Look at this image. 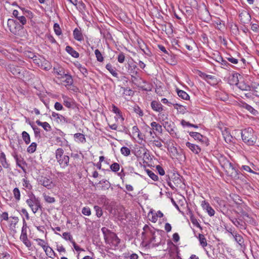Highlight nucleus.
Listing matches in <instances>:
<instances>
[{"label":"nucleus","instance_id":"f257e3e1","mask_svg":"<svg viewBox=\"0 0 259 259\" xmlns=\"http://www.w3.org/2000/svg\"><path fill=\"white\" fill-rule=\"evenodd\" d=\"M101 231L103 234L106 243L116 248L120 242V239L116 234L106 227H103Z\"/></svg>","mask_w":259,"mask_h":259},{"label":"nucleus","instance_id":"f03ea898","mask_svg":"<svg viewBox=\"0 0 259 259\" xmlns=\"http://www.w3.org/2000/svg\"><path fill=\"white\" fill-rule=\"evenodd\" d=\"M243 141L248 145H253L256 142V138L253 135V130L251 127L244 129L241 132Z\"/></svg>","mask_w":259,"mask_h":259},{"label":"nucleus","instance_id":"7ed1b4c3","mask_svg":"<svg viewBox=\"0 0 259 259\" xmlns=\"http://www.w3.org/2000/svg\"><path fill=\"white\" fill-rule=\"evenodd\" d=\"M28 196L29 198L26 200V203L35 214L39 208H41L40 200L32 192L29 193Z\"/></svg>","mask_w":259,"mask_h":259},{"label":"nucleus","instance_id":"20e7f679","mask_svg":"<svg viewBox=\"0 0 259 259\" xmlns=\"http://www.w3.org/2000/svg\"><path fill=\"white\" fill-rule=\"evenodd\" d=\"M64 150L62 148H58L55 152V157L60 166L65 168L69 165V157L63 155Z\"/></svg>","mask_w":259,"mask_h":259},{"label":"nucleus","instance_id":"39448f33","mask_svg":"<svg viewBox=\"0 0 259 259\" xmlns=\"http://www.w3.org/2000/svg\"><path fill=\"white\" fill-rule=\"evenodd\" d=\"M7 69L13 75L19 78H23L24 77V72H26L23 69L14 64L9 65Z\"/></svg>","mask_w":259,"mask_h":259},{"label":"nucleus","instance_id":"423d86ee","mask_svg":"<svg viewBox=\"0 0 259 259\" xmlns=\"http://www.w3.org/2000/svg\"><path fill=\"white\" fill-rule=\"evenodd\" d=\"M229 220L238 229L241 230H245L246 229V224L240 217H229Z\"/></svg>","mask_w":259,"mask_h":259},{"label":"nucleus","instance_id":"0eeeda50","mask_svg":"<svg viewBox=\"0 0 259 259\" xmlns=\"http://www.w3.org/2000/svg\"><path fill=\"white\" fill-rule=\"evenodd\" d=\"M22 11L20 10V11L14 10L13 11V16L17 19V20L19 21L21 24V26L25 25L27 23V19L25 18V16H24V14H22Z\"/></svg>","mask_w":259,"mask_h":259},{"label":"nucleus","instance_id":"6e6552de","mask_svg":"<svg viewBox=\"0 0 259 259\" xmlns=\"http://www.w3.org/2000/svg\"><path fill=\"white\" fill-rule=\"evenodd\" d=\"M138 68L137 66L133 63H128V72L131 75L132 79H136L137 77L139 76Z\"/></svg>","mask_w":259,"mask_h":259},{"label":"nucleus","instance_id":"1a4fd4ad","mask_svg":"<svg viewBox=\"0 0 259 259\" xmlns=\"http://www.w3.org/2000/svg\"><path fill=\"white\" fill-rule=\"evenodd\" d=\"M240 20L241 23L245 24H248L251 21V18L249 13L245 10L242 11L239 14Z\"/></svg>","mask_w":259,"mask_h":259},{"label":"nucleus","instance_id":"9d476101","mask_svg":"<svg viewBox=\"0 0 259 259\" xmlns=\"http://www.w3.org/2000/svg\"><path fill=\"white\" fill-rule=\"evenodd\" d=\"M38 181L39 184L49 189L52 188L53 187L52 180L47 177L41 176L38 179Z\"/></svg>","mask_w":259,"mask_h":259},{"label":"nucleus","instance_id":"9b49d317","mask_svg":"<svg viewBox=\"0 0 259 259\" xmlns=\"http://www.w3.org/2000/svg\"><path fill=\"white\" fill-rule=\"evenodd\" d=\"M241 248H244L245 244L243 237L237 232L229 231Z\"/></svg>","mask_w":259,"mask_h":259},{"label":"nucleus","instance_id":"f8f14e48","mask_svg":"<svg viewBox=\"0 0 259 259\" xmlns=\"http://www.w3.org/2000/svg\"><path fill=\"white\" fill-rule=\"evenodd\" d=\"M189 135L195 140H197L202 143H206L207 138L199 133L191 132L189 133Z\"/></svg>","mask_w":259,"mask_h":259},{"label":"nucleus","instance_id":"ddd939ff","mask_svg":"<svg viewBox=\"0 0 259 259\" xmlns=\"http://www.w3.org/2000/svg\"><path fill=\"white\" fill-rule=\"evenodd\" d=\"M150 233L152 235L151 238L150 239L149 243L152 244L153 246H158L160 244L161 238H157V236L155 233L152 230H150Z\"/></svg>","mask_w":259,"mask_h":259},{"label":"nucleus","instance_id":"4468645a","mask_svg":"<svg viewBox=\"0 0 259 259\" xmlns=\"http://www.w3.org/2000/svg\"><path fill=\"white\" fill-rule=\"evenodd\" d=\"M151 106L154 111L158 112H161L163 110L162 105L156 101H152Z\"/></svg>","mask_w":259,"mask_h":259},{"label":"nucleus","instance_id":"2eb2a0df","mask_svg":"<svg viewBox=\"0 0 259 259\" xmlns=\"http://www.w3.org/2000/svg\"><path fill=\"white\" fill-rule=\"evenodd\" d=\"M186 145L192 152L195 154H198L201 151V148L195 144H192L188 142L186 143Z\"/></svg>","mask_w":259,"mask_h":259},{"label":"nucleus","instance_id":"dca6fc26","mask_svg":"<svg viewBox=\"0 0 259 259\" xmlns=\"http://www.w3.org/2000/svg\"><path fill=\"white\" fill-rule=\"evenodd\" d=\"M16 21L12 19H9L8 20V26L10 31L13 33H16Z\"/></svg>","mask_w":259,"mask_h":259},{"label":"nucleus","instance_id":"f3484780","mask_svg":"<svg viewBox=\"0 0 259 259\" xmlns=\"http://www.w3.org/2000/svg\"><path fill=\"white\" fill-rule=\"evenodd\" d=\"M150 125L152 127V130L153 132L155 131L156 133H158L159 134H161L162 133V126L158 123L155 121H153L151 123Z\"/></svg>","mask_w":259,"mask_h":259},{"label":"nucleus","instance_id":"a211bd4d","mask_svg":"<svg viewBox=\"0 0 259 259\" xmlns=\"http://www.w3.org/2000/svg\"><path fill=\"white\" fill-rule=\"evenodd\" d=\"M36 123L42 127L45 131L46 132H50L52 130V127L50 124L47 122H41L39 120L36 121Z\"/></svg>","mask_w":259,"mask_h":259},{"label":"nucleus","instance_id":"6ab92c4d","mask_svg":"<svg viewBox=\"0 0 259 259\" xmlns=\"http://www.w3.org/2000/svg\"><path fill=\"white\" fill-rule=\"evenodd\" d=\"M242 107L244 109H246L248 111H249L253 115L256 116L258 113L256 110L246 103H243Z\"/></svg>","mask_w":259,"mask_h":259},{"label":"nucleus","instance_id":"aec40b11","mask_svg":"<svg viewBox=\"0 0 259 259\" xmlns=\"http://www.w3.org/2000/svg\"><path fill=\"white\" fill-rule=\"evenodd\" d=\"M74 38L78 41H81L83 40V36L80 30L75 28L73 31Z\"/></svg>","mask_w":259,"mask_h":259},{"label":"nucleus","instance_id":"412c9836","mask_svg":"<svg viewBox=\"0 0 259 259\" xmlns=\"http://www.w3.org/2000/svg\"><path fill=\"white\" fill-rule=\"evenodd\" d=\"M201 19L203 20L204 21L207 22L209 21L211 18V16L208 10L205 8L203 10L201 11Z\"/></svg>","mask_w":259,"mask_h":259},{"label":"nucleus","instance_id":"4be33fe9","mask_svg":"<svg viewBox=\"0 0 259 259\" xmlns=\"http://www.w3.org/2000/svg\"><path fill=\"white\" fill-rule=\"evenodd\" d=\"M27 223L24 218L23 219V226L21 229V233L20 236V239L27 237Z\"/></svg>","mask_w":259,"mask_h":259},{"label":"nucleus","instance_id":"5701e85b","mask_svg":"<svg viewBox=\"0 0 259 259\" xmlns=\"http://www.w3.org/2000/svg\"><path fill=\"white\" fill-rule=\"evenodd\" d=\"M65 50L73 57L75 58L79 57V53L74 50L71 47L69 46H66Z\"/></svg>","mask_w":259,"mask_h":259},{"label":"nucleus","instance_id":"b1692460","mask_svg":"<svg viewBox=\"0 0 259 259\" xmlns=\"http://www.w3.org/2000/svg\"><path fill=\"white\" fill-rule=\"evenodd\" d=\"M74 139L78 142L81 143H84L86 142V139L83 134L81 133H76L74 135Z\"/></svg>","mask_w":259,"mask_h":259},{"label":"nucleus","instance_id":"393cba45","mask_svg":"<svg viewBox=\"0 0 259 259\" xmlns=\"http://www.w3.org/2000/svg\"><path fill=\"white\" fill-rule=\"evenodd\" d=\"M18 8L20 10L22 11V14H24V16H25L26 18H27L28 19H31L33 18V14L31 11L24 8H21L20 7H18Z\"/></svg>","mask_w":259,"mask_h":259},{"label":"nucleus","instance_id":"a878e982","mask_svg":"<svg viewBox=\"0 0 259 259\" xmlns=\"http://www.w3.org/2000/svg\"><path fill=\"white\" fill-rule=\"evenodd\" d=\"M29 125L31 126V127L32 128L33 131L34 136L36 138H40L41 135L40 133V128H39L37 126L34 125L33 123H31L29 122Z\"/></svg>","mask_w":259,"mask_h":259},{"label":"nucleus","instance_id":"bb28decb","mask_svg":"<svg viewBox=\"0 0 259 259\" xmlns=\"http://www.w3.org/2000/svg\"><path fill=\"white\" fill-rule=\"evenodd\" d=\"M47 255L49 257L53 258L54 256H56V253L51 247L48 245L44 249Z\"/></svg>","mask_w":259,"mask_h":259},{"label":"nucleus","instance_id":"cd10ccee","mask_svg":"<svg viewBox=\"0 0 259 259\" xmlns=\"http://www.w3.org/2000/svg\"><path fill=\"white\" fill-rule=\"evenodd\" d=\"M52 116L53 117H55L57 119H59L61 122H64V123H67L68 122V119L65 118L64 116L59 114L58 113H57L55 112H53L52 113Z\"/></svg>","mask_w":259,"mask_h":259},{"label":"nucleus","instance_id":"c85d7f7f","mask_svg":"<svg viewBox=\"0 0 259 259\" xmlns=\"http://www.w3.org/2000/svg\"><path fill=\"white\" fill-rule=\"evenodd\" d=\"M0 162L5 168L9 167V164L7 162L6 155L4 152L0 153Z\"/></svg>","mask_w":259,"mask_h":259},{"label":"nucleus","instance_id":"c756f323","mask_svg":"<svg viewBox=\"0 0 259 259\" xmlns=\"http://www.w3.org/2000/svg\"><path fill=\"white\" fill-rule=\"evenodd\" d=\"M63 99H64V103H63V104L64 105V106H65L66 107L68 108H73L74 107V103L73 102V101H72L71 99H69V98H67V97H63Z\"/></svg>","mask_w":259,"mask_h":259},{"label":"nucleus","instance_id":"7c9ffc66","mask_svg":"<svg viewBox=\"0 0 259 259\" xmlns=\"http://www.w3.org/2000/svg\"><path fill=\"white\" fill-rule=\"evenodd\" d=\"M198 239L200 245L204 248L207 246V243L205 236L203 234H199L198 235Z\"/></svg>","mask_w":259,"mask_h":259},{"label":"nucleus","instance_id":"2f4dec72","mask_svg":"<svg viewBox=\"0 0 259 259\" xmlns=\"http://www.w3.org/2000/svg\"><path fill=\"white\" fill-rule=\"evenodd\" d=\"M106 68L110 72V73L114 77H118V73L113 68L112 65L110 63L106 65Z\"/></svg>","mask_w":259,"mask_h":259},{"label":"nucleus","instance_id":"473e14b6","mask_svg":"<svg viewBox=\"0 0 259 259\" xmlns=\"http://www.w3.org/2000/svg\"><path fill=\"white\" fill-rule=\"evenodd\" d=\"M251 90L253 94V97L254 96L259 97V84L252 85Z\"/></svg>","mask_w":259,"mask_h":259},{"label":"nucleus","instance_id":"72a5a7b5","mask_svg":"<svg viewBox=\"0 0 259 259\" xmlns=\"http://www.w3.org/2000/svg\"><path fill=\"white\" fill-rule=\"evenodd\" d=\"M251 87L244 82H240L238 84V88L242 91V92L248 91L251 89Z\"/></svg>","mask_w":259,"mask_h":259},{"label":"nucleus","instance_id":"f704fd0d","mask_svg":"<svg viewBox=\"0 0 259 259\" xmlns=\"http://www.w3.org/2000/svg\"><path fill=\"white\" fill-rule=\"evenodd\" d=\"M243 96H244L246 98L249 99H254L251 89H250V90H248V91L242 92L241 93L242 98H243Z\"/></svg>","mask_w":259,"mask_h":259},{"label":"nucleus","instance_id":"c9c22d12","mask_svg":"<svg viewBox=\"0 0 259 259\" xmlns=\"http://www.w3.org/2000/svg\"><path fill=\"white\" fill-rule=\"evenodd\" d=\"M14 197L16 201H19L20 200V191L18 188H15L13 190Z\"/></svg>","mask_w":259,"mask_h":259},{"label":"nucleus","instance_id":"e433bc0d","mask_svg":"<svg viewBox=\"0 0 259 259\" xmlns=\"http://www.w3.org/2000/svg\"><path fill=\"white\" fill-rule=\"evenodd\" d=\"M177 94L180 97L184 100H188L189 98L188 94L184 91L178 90Z\"/></svg>","mask_w":259,"mask_h":259},{"label":"nucleus","instance_id":"4c0bfd02","mask_svg":"<svg viewBox=\"0 0 259 259\" xmlns=\"http://www.w3.org/2000/svg\"><path fill=\"white\" fill-rule=\"evenodd\" d=\"M22 138L25 144L28 145L30 143V138L29 135L25 131L22 133Z\"/></svg>","mask_w":259,"mask_h":259},{"label":"nucleus","instance_id":"58836bf2","mask_svg":"<svg viewBox=\"0 0 259 259\" xmlns=\"http://www.w3.org/2000/svg\"><path fill=\"white\" fill-rule=\"evenodd\" d=\"M62 77L65 78L64 81L66 82L67 85H71L73 83V79L71 75L64 74Z\"/></svg>","mask_w":259,"mask_h":259},{"label":"nucleus","instance_id":"ea45409f","mask_svg":"<svg viewBox=\"0 0 259 259\" xmlns=\"http://www.w3.org/2000/svg\"><path fill=\"white\" fill-rule=\"evenodd\" d=\"M37 144L35 142L32 143L27 148V151L29 153H33L36 150Z\"/></svg>","mask_w":259,"mask_h":259},{"label":"nucleus","instance_id":"a19ab883","mask_svg":"<svg viewBox=\"0 0 259 259\" xmlns=\"http://www.w3.org/2000/svg\"><path fill=\"white\" fill-rule=\"evenodd\" d=\"M95 54L98 61L102 62L104 61V57L98 49L95 50Z\"/></svg>","mask_w":259,"mask_h":259},{"label":"nucleus","instance_id":"79ce46f5","mask_svg":"<svg viewBox=\"0 0 259 259\" xmlns=\"http://www.w3.org/2000/svg\"><path fill=\"white\" fill-rule=\"evenodd\" d=\"M121 153L125 156H128L131 154V150L127 147L123 146L120 149Z\"/></svg>","mask_w":259,"mask_h":259},{"label":"nucleus","instance_id":"37998d69","mask_svg":"<svg viewBox=\"0 0 259 259\" xmlns=\"http://www.w3.org/2000/svg\"><path fill=\"white\" fill-rule=\"evenodd\" d=\"M22 184L23 187L29 190H31L32 189V186L30 183V182L26 179L24 178L22 179Z\"/></svg>","mask_w":259,"mask_h":259},{"label":"nucleus","instance_id":"c03bdc74","mask_svg":"<svg viewBox=\"0 0 259 259\" xmlns=\"http://www.w3.org/2000/svg\"><path fill=\"white\" fill-rule=\"evenodd\" d=\"M147 174L149 176V177L153 181H158V177L157 175H156L152 171L147 169L146 170Z\"/></svg>","mask_w":259,"mask_h":259},{"label":"nucleus","instance_id":"a18cd8bd","mask_svg":"<svg viewBox=\"0 0 259 259\" xmlns=\"http://www.w3.org/2000/svg\"><path fill=\"white\" fill-rule=\"evenodd\" d=\"M161 101L163 103L167 104L168 106H170L171 105H173L175 109H178V108L177 107L178 106V103H175L174 102H169L168 100L166 98H163L161 99Z\"/></svg>","mask_w":259,"mask_h":259},{"label":"nucleus","instance_id":"49530a36","mask_svg":"<svg viewBox=\"0 0 259 259\" xmlns=\"http://www.w3.org/2000/svg\"><path fill=\"white\" fill-rule=\"evenodd\" d=\"M77 67L84 76H87L88 74V72L85 67L82 66L80 64H78L77 65Z\"/></svg>","mask_w":259,"mask_h":259},{"label":"nucleus","instance_id":"de8ad7c7","mask_svg":"<svg viewBox=\"0 0 259 259\" xmlns=\"http://www.w3.org/2000/svg\"><path fill=\"white\" fill-rule=\"evenodd\" d=\"M62 237L66 240H69L71 242H72L73 240V237L70 234V233L68 232H64L62 234Z\"/></svg>","mask_w":259,"mask_h":259},{"label":"nucleus","instance_id":"09e8293b","mask_svg":"<svg viewBox=\"0 0 259 259\" xmlns=\"http://www.w3.org/2000/svg\"><path fill=\"white\" fill-rule=\"evenodd\" d=\"M199 75L203 78V79L207 80V79H213L214 78V77L213 76L210 75H207L203 72H199Z\"/></svg>","mask_w":259,"mask_h":259},{"label":"nucleus","instance_id":"8fccbe9b","mask_svg":"<svg viewBox=\"0 0 259 259\" xmlns=\"http://www.w3.org/2000/svg\"><path fill=\"white\" fill-rule=\"evenodd\" d=\"M110 168L113 172H117L120 169V165L117 162H114L110 165Z\"/></svg>","mask_w":259,"mask_h":259},{"label":"nucleus","instance_id":"3c124183","mask_svg":"<svg viewBox=\"0 0 259 259\" xmlns=\"http://www.w3.org/2000/svg\"><path fill=\"white\" fill-rule=\"evenodd\" d=\"M44 197L45 200L48 203H52L55 202V199L54 197L50 196L46 194L44 195Z\"/></svg>","mask_w":259,"mask_h":259},{"label":"nucleus","instance_id":"603ef678","mask_svg":"<svg viewBox=\"0 0 259 259\" xmlns=\"http://www.w3.org/2000/svg\"><path fill=\"white\" fill-rule=\"evenodd\" d=\"M94 208L95 210L96 211V215L98 218L101 217L103 214V211L101 208L97 205H95Z\"/></svg>","mask_w":259,"mask_h":259},{"label":"nucleus","instance_id":"864d4df0","mask_svg":"<svg viewBox=\"0 0 259 259\" xmlns=\"http://www.w3.org/2000/svg\"><path fill=\"white\" fill-rule=\"evenodd\" d=\"M35 240L37 242L38 245L41 246L43 249H45V248L48 246L47 243L44 240L37 238L35 239Z\"/></svg>","mask_w":259,"mask_h":259},{"label":"nucleus","instance_id":"5fc2aeb1","mask_svg":"<svg viewBox=\"0 0 259 259\" xmlns=\"http://www.w3.org/2000/svg\"><path fill=\"white\" fill-rule=\"evenodd\" d=\"M21 241L23 242V243L26 245L28 248H30L32 244L31 242L28 240V237H25L20 239Z\"/></svg>","mask_w":259,"mask_h":259},{"label":"nucleus","instance_id":"6e6d98bb","mask_svg":"<svg viewBox=\"0 0 259 259\" xmlns=\"http://www.w3.org/2000/svg\"><path fill=\"white\" fill-rule=\"evenodd\" d=\"M99 184H104V185H103L102 186V187L104 189H108L109 188L110 186V184L109 182L107 181V180H101V181H100L99 182Z\"/></svg>","mask_w":259,"mask_h":259},{"label":"nucleus","instance_id":"4d7b16f0","mask_svg":"<svg viewBox=\"0 0 259 259\" xmlns=\"http://www.w3.org/2000/svg\"><path fill=\"white\" fill-rule=\"evenodd\" d=\"M54 29L55 33L57 35H60L62 32L59 25L57 23H55L54 25Z\"/></svg>","mask_w":259,"mask_h":259},{"label":"nucleus","instance_id":"13d9d810","mask_svg":"<svg viewBox=\"0 0 259 259\" xmlns=\"http://www.w3.org/2000/svg\"><path fill=\"white\" fill-rule=\"evenodd\" d=\"M163 125L167 131L171 127H173V126L175 125V124L172 122L164 121L163 123Z\"/></svg>","mask_w":259,"mask_h":259},{"label":"nucleus","instance_id":"bf43d9fd","mask_svg":"<svg viewBox=\"0 0 259 259\" xmlns=\"http://www.w3.org/2000/svg\"><path fill=\"white\" fill-rule=\"evenodd\" d=\"M174 176L175 177L174 179L175 180V181H174V182L175 184H177L176 186L178 187L179 185L181 184V183H182V180L180 178V175H174Z\"/></svg>","mask_w":259,"mask_h":259},{"label":"nucleus","instance_id":"052dcab7","mask_svg":"<svg viewBox=\"0 0 259 259\" xmlns=\"http://www.w3.org/2000/svg\"><path fill=\"white\" fill-rule=\"evenodd\" d=\"M123 91V94L126 96H132L133 94V91L128 88H122Z\"/></svg>","mask_w":259,"mask_h":259},{"label":"nucleus","instance_id":"680f3d73","mask_svg":"<svg viewBox=\"0 0 259 259\" xmlns=\"http://www.w3.org/2000/svg\"><path fill=\"white\" fill-rule=\"evenodd\" d=\"M150 213L152 214V217L151 218L149 219V220L151 221L153 223H155L157 221V215H156L155 213H153V211L152 210H151L149 213H148V215L149 216Z\"/></svg>","mask_w":259,"mask_h":259},{"label":"nucleus","instance_id":"e2e57ef3","mask_svg":"<svg viewBox=\"0 0 259 259\" xmlns=\"http://www.w3.org/2000/svg\"><path fill=\"white\" fill-rule=\"evenodd\" d=\"M117 60L120 63H122L124 62L125 60V56L122 52H121L118 54L117 57Z\"/></svg>","mask_w":259,"mask_h":259},{"label":"nucleus","instance_id":"0e129e2a","mask_svg":"<svg viewBox=\"0 0 259 259\" xmlns=\"http://www.w3.org/2000/svg\"><path fill=\"white\" fill-rule=\"evenodd\" d=\"M82 213L85 215H90L91 214V209L88 207H84L82 209Z\"/></svg>","mask_w":259,"mask_h":259},{"label":"nucleus","instance_id":"69168bd1","mask_svg":"<svg viewBox=\"0 0 259 259\" xmlns=\"http://www.w3.org/2000/svg\"><path fill=\"white\" fill-rule=\"evenodd\" d=\"M25 56L28 58L33 59L34 58H36V56H35V54L31 51H27L25 52Z\"/></svg>","mask_w":259,"mask_h":259},{"label":"nucleus","instance_id":"338daca9","mask_svg":"<svg viewBox=\"0 0 259 259\" xmlns=\"http://www.w3.org/2000/svg\"><path fill=\"white\" fill-rule=\"evenodd\" d=\"M1 222L3 220L8 221L9 219L8 213L7 212H4L0 215Z\"/></svg>","mask_w":259,"mask_h":259},{"label":"nucleus","instance_id":"774afa93","mask_svg":"<svg viewBox=\"0 0 259 259\" xmlns=\"http://www.w3.org/2000/svg\"><path fill=\"white\" fill-rule=\"evenodd\" d=\"M251 29L253 31L258 32L259 31V25L255 23L251 24Z\"/></svg>","mask_w":259,"mask_h":259}]
</instances>
